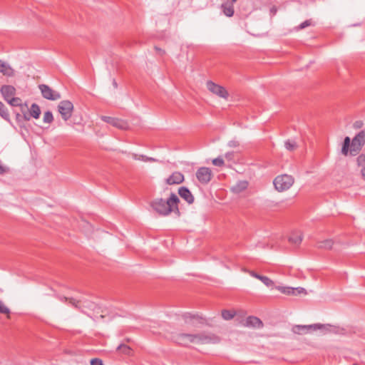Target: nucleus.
Here are the masks:
<instances>
[{
	"mask_svg": "<svg viewBox=\"0 0 365 365\" xmlns=\"http://www.w3.org/2000/svg\"><path fill=\"white\" fill-rule=\"evenodd\" d=\"M53 120V114L51 111H46L43 115V122L51 123Z\"/></svg>",
	"mask_w": 365,
	"mask_h": 365,
	"instance_id": "7c9ffc66",
	"label": "nucleus"
},
{
	"mask_svg": "<svg viewBox=\"0 0 365 365\" xmlns=\"http://www.w3.org/2000/svg\"><path fill=\"white\" fill-rule=\"evenodd\" d=\"M303 239L302 233L299 231L293 232L289 237V241L296 245H299Z\"/></svg>",
	"mask_w": 365,
	"mask_h": 365,
	"instance_id": "aec40b11",
	"label": "nucleus"
},
{
	"mask_svg": "<svg viewBox=\"0 0 365 365\" xmlns=\"http://www.w3.org/2000/svg\"><path fill=\"white\" fill-rule=\"evenodd\" d=\"M24 118L27 120H29L30 119V116H28L27 115H24Z\"/></svg>",
	"mask_w": 365,
	"mask_h": 365,
	"instance_id": "49530a36",
	"label": "nucleus"
},
{
	"mask_svg": "<svg viewBox=\"0 0 365 365\" xmlns=\"http://www.w3.org/2000/svg\"><path fill=\"white\" fill-rule=\"evenodd\" d=\"M0 115L5 120L9 119V114L5 106L0 101Z\"/></svg>",
	"mask_w": 365,
	"mask_h": 365,
	"instance_id": "c85d7f7f",
	"label": "nucleus"
},
{
	"mask_svg": "<svg viewBox=\"0 0 365 365\" xmlns=\"http://www.w3.org/2000/svg\"><path fill=\"white\" fill-rule=\"evenodd\" d=\"M248 184L249 183L247 180H241L237 182L236 185L231 188V190L235 193H240L247 189Z\"/></svg>",
	"mask_w": 365,
	"mask_h": 365,
	"instance_id": "412c9836",
	"label": "nucleus"
},
{
	"mask_svg": "<svg viewBox=\"0 0 365 365\" xmlns=\"http://www.w3.org/2000/svg\"><path fill=\"white\" fill-rule=\"evenodd\" d=\"M9 105L11 106H21V108H23L24 106H27L26 104L23 105L21 104V99L20 98H9L8 101H6Z\"/></svg>",
	"mask_w": 365,
	"mask_h": 365,
	"instance_id": "a878e982",
	"label": "nucleus"
},
{
	"mask_svg": "<svg viewBox=\"0 0 365 365\" xmlns=\"http://www.w3.org/2000/svg\"><path fill=\"white\" fill-rule=\"evenodd\" d=\"M235 316V312L232 310L223 309L222 311V317L225 320H230Z\"/></svg>",
	"mask_w": 365,
	"mask_h": 365,
	"instance_id": "cd10ccee",
	"label": "nucleus"
},
{
	"mask_svg": "<svg viewBox=\"0 0 365 365\" xmlns=\"http://www.w3.org/2000/svg\"><path fill=\"white\" fill-rule=\"evenodd\" d=\"M312 331H315L319 330L322 334L327 333H337L339 328L331 324H312Z\"/></svg>",
	"mask_w": 365,
	"mask_h": 365,
	"instance_id": "9b49d317",
	"label": "nucleus"
},
{
	"mask_svg": "<svg viewBox=\"0 0 365 365\" xmlns=\"http://www.w3.org/2000/svg\"><path fill=\"white\" fill-rule=\"evenodd\" d=\"M155 50L160 55L163 56L165 53V51L159 47L155 46Z\"/></svg>",
	"mask_w": 365,
	"mask_h": 365,
	"instance_id": "79ce46f5",
	"label": "nucleus"
},
{
	"mask_svg": "<svg viewBox=\"0 0 365 365\" xmlns=\"http://www.w3.org/2000/svg\"><path fill=\"white\" fill-rule=\"evenodd\" d=\"M212 177V170L206 167H201L196 172V178L202 184H207L211 180Z\"/></svg>",
	"mask_w": 365,
	"mask_h": 365,
	"instance_id": "6e6552de",
	"label": "nucleus"
},
{
	"mask_svg": "<svg viewBox=\"0 0 365 365\" xmlns=\"http://www.w3.org/2000/svg\"><path fill=\"white\" fill-rule=\"evenodd\" d=\"M179 195L184 199L188 204L194 202V197L191 192L186 187H180L178 189Z\"/></svg>",
	"mask_w": 365,
	"mask_h": 365,
	"instance_id": "f3484780",
	"label": "nucleus"
},
{
	"mask_svg": "<svg viewBox=\"0 0 365 365\" xmlns=\"http://www.w3.org/2000/svg\"><path fill=\"white\" fill-rule=\"evenodd\" d=\"M38 88L41 92L43 97L46 99L51 101H56L61 98V95L58 92L53 91L48 86L41 84Z\"/></svg>",
	"mask_w": 365,
	"mask_h": 365,
	"instance_id": "0eeeda50",
	"label": "nucleus"
},
{
	"mask_svg": "<svg viewBox=\"0 0 365 365\" xmlns=\"http://www.w3.org/2000/svg\"><path fill=\"white\" fill-rule=\"evenodd\" d=\"M113 86H114L115 87H117V83H116L115 81H113Z\"/></svg>",
	"mask_w": 365,
	"mask_h": 365,
	"instance_id": "de8ad7c7",
	"label": "nucleus"
},
{
	"mask_svg": "<svg viewBox=\"0 0 365 365\" xmlns=\"http://www.w3.org/2000/svg\"><path fill=\"white\" fill-rule=\"evenodd\" d=\"M361 175L364 180H365V166L363 167L361 170Z\"/></svg>",
	"mask_w": 365,
	"mask_h": 365,
	"instance_id": "a18cd8bd",
	"label": "nucleus"
},
{
	"mask_svg": "<svg viewBox=\"0 0 365 365\" xmlns=\"http://www.w3.org/2000/svg\"><path fill=\"white\" fill-rule=\"evenodd\" d=\"M294 182V178L292 175L287 174L278 175L273 181L275 189L279 192L289 190Z\"/></svg>",
	"mask_w": 365,
	"mask_h": 365,
	"instance_id": "20e7f679",
	"label": "nucleus"
},
{
	"mask_svg": "<svg viewBox=\"0 0 365 365\" xmlns=\"http://www.w3.org/2000/svg\"><path fill=\"white\" fill-rule=\"evenodd\" d=\"M117 349L125 354H129L130 351V347L125 344L119 345Z\"/></svg>",
	"mask_w": 365,
	"mask_h": 365,
	"instance_id": "473e14b6",
	"label": "nucleus"
},
{
	"mask_svg": "<svg viewBox=\"0 0 365 365\" xmlns=\"http://www.w3.org/2000/svg\"><path fill=\"white\" fill-rule=\"evenodd\" d=\"M334 241L332 239H326L317 242V248L329 250L334 247Z\"/></svg>",
	"mask_w": 365,
	"mask_h": 365,
	"instance_id": "6ab92c4d",
	"label": "nucleus"
},
{
	"mask_svg": "<svg viewBox=\"0 0 365 365\" xmlns=\"http://www.w3.org/2000/svg\"><path fill=\"white\" fill-rule=\"evenodd\" d=\"M232 2H236V1H237V0H232Z\"/></svg>",
	"mask_w": 365,
	"mask_h": 365,
	"instance_id": "09e8293b",
	"label": "nucleus"
},
{
	"mask_svg": "<svg viewBox=\"0 0 365 365\" xmlns=\"http://www.w3.org/2000/svg\"><path fill=\"white\" fill-rule=\"evenodd\" d=\"M0 73L4 76L11 77L14 76V70L8 63L0 60Z\"/></svg>",
	"mask_w": 365,
	"mask_h": 365,
	"instance_id": "a211bd4d",
	"label": "nucleus"
},
{
	"mask_svg": "<svg viewBox=\"0 0 365 365\" xmlns=\"http://www.w3.org/2000/svg\"><path fill=\"white\" fill-rule=\"evenodd\" d=\"M183 319L185 324L193 327H197L200 324H205V319L202 317L197 314H191L190 313L184 314Z\"/></svg>",
	"mask_w": 365,
	"mask_h": 365,
	"instance_id": "9d476101",
	"label": "nucleus"
},
{
	"mask_svg": "<svg viewBox=\"0 0 365 365\" xmlns=\"http://www.w3.org/2000/svg\"><path fill=\"white\" fill-rule=\"evenodd\" d=\"M285 148L289 151H293L297 148V143L294 140H288L284 143Z\"/></svg>",
	"mask_w": 365,
	"mask_h": 365,
	"instance_id": "c756f323",
	"label": "nucleus"
},
{
	"mask_svg": "<svg viewBox=\"0 0 365 365\" xmlns=\"http://www.w3.org/2000/svg\"><path fill=\"white\" fill-rule=\"evenodd\" d=\"M0 313L7 314L9 317L10 309L4 304V303L0 300Z\"/></svg>",
	"mask_w": 365,
	"mask_h": 365,
	"instance_id": "2f4dec72",
	"label": "nucleus"
},
{
	"mask_svg": "<svg viewBox=\"0 0 365 365\" xmlns=\"http://www.w3.org/2000/svg\"><path fill=\"white\" fill-rule=\"evenodd\" d=\"M228 145L231 148H236L240 145V143L236 140H232L228 143Z\"/></svg>",
	"mask_w": 365,
	"mask_h": 365,
	"instance_id": "58836bf2",
	"label": "nucleus"
},
{
	"mask_svg": "<svg viewBox=\"0 0 365 365\" xmlns=\"http://www.w3.org/2000/svg\"><path fill=\"white\" fill-rule=\"evenodd\" d=\"M7 171V169L0 164V175L4 174Z\"/></svg>",
	"mask_w": 365,
	"mask_h": 365,
	"instance_id": "c03bdc74",
	"label": "nucleus"
},
{
	"mask_svg": "<svg viewBox=\"0 0 365 365\" xmlns=\"http://www.w3.org/2000/svg\"><path fill=\"white\" fill-rule=\"evenodd\" d=\"M101 118L104 122L108 123L120 130H128L129 128L128 123L124 120L105 115H102Z\"/></svg>",
	"mask_w": 365,
	"mask_h": 365,
	"instance_id": "1a4fd4ad",
	"label": "nucleus"
},
{
	"mask_svg": "<svg viewBox=\"0 0 365 365\" xmlns=\"http://www.w3.org/2000/svg\"><path fill=\"white\" fill-rule=\"evenodd\" d=\"M73 108V104L68 100L62 101L58 105V110L65 121L71 117Z\"/></svg>",
	"mask_w": 365,
	"mask_h": 365,
	"instance_id": "423d86ee",
	"label": "nucleus"
},
{
	"mask_svg": "<svg viewBox=\"0 0 365 365\" xmlns=\"http://www.w3.org/2000/svg\"><path fill=\"white\" fill-rule=\"evenodd\" d=\"M91 365H103L101 359L95 358L91 360Z\"/></svg>",
	"mask_w": 365,
	"mask_h": 365,
	"instance_id": "e433bc0d",
	"label": "nucleus"
},
{
	"mask_svg": "<svg viewBox=\"0 0 365 365\" xmlns=\"http://www.w3.org/2000/svg\"><path fill=\"white\" fill-rule=\"evenodd\" d=\"M310 25H311V21L310 20H307V21H304L303 23H302L299 26L298 29H304V28H306V27H307V26H309Z\"/></svg>",
	"mask_w": 365,
	"mask_h": 365,
	"instance_id": "4c0bfd02",
	"label": "nucleus"
},
{
	"mask_svg": "<svg viewBox=\"0 0 365 365\" xmlns=\"http://www.w3.org/2000/svg\"><path fill=\"white\" fill-rule=\"evenodd\" d=\"M184 175L178 171L173 173L166 180L165 182L168 185H179L184 181Z\"/></svg>",
	"mask_w": 365,
	"mask_h": 365,
	"instance_id": "f8f14e48",
	"label": "nucleus"
},
{
	"mask_svg": "<svg viewBox=\"0 0 365 365\" xmlns=\"http://www.w3.org/2000/svg\"><path fill=\"white\" fill-rule=\"evenodd\" d=\"M29 112L30 116L37 119L39 118L41 114L40 107L37 104L33 103L30 108Z\"/></svg>",
	"mask_w": 365,
	"mask_h": 365,
	"instance_id": "b1692460",
	"label": "nucleus"
},
{
	"mask_svg": "<svg viewBox=\"0 0 365 365\" xmlns=\"http://www.w3.org/2000/svg\"><path fill=\"white\" fill-rule=\"evenodd\" d=\"M174 340L179 344L187 346L190 344H215L220 341L218 336L208 333H200L196 334L180 333L175 334Z\"/></svg>",
	"mask_w": 365,
	"mask_h": 365,
	"instance_id": "f257e3e1",
	"label": "nucleus"
},
{
	"mask_svg": "<svg viewBox=\"0 0 365 365\" xmlns=\"http://www.w3.org/2000/svg\"><path fill=\"white\" fill-rule=\"evenodd\" d=\"M294 290L295 291V293H296L295 295H299V294H304L305 295L307 294L306 289H304L303 287L294 288Z\"/></svg>",
	"mask_w": 365,
	"mask_h": 365,
	"instance_id": "c9c22d12",
	"label": "nucleus"
},
{
	"mask_svg": "<svg viewBox=\"0 0 365 365\" xmlns=\"http://www.w3.org/2000/svg\"><path fill=\"white\" fill-rule=\"evenodd\" d=\"M353 365H359V364H354Z\"/></svg>",
	"mask_w": 365,
	"mask_h": 365,
	"instance_id": "8fccbe9b",
	"label": "nucleus"
},
{
	"mask_svg": "<svg viewBox=\"0 0 365 365\" xmlns=\"http://www.w3.org/2000/svg\"><path fill=\"white\" fill-rule=\"evenodd\" d=\"M132 158L135 160H141L143 162H156L157 160L155 158L148 157L144 155H139L137 153H132L131 154Z\"/></svg>",
	"mask_w": 365,
	"mask_h": 365,
	"instance_id": "4be33fe9",
	"label": "nucleus"
},
{
	"mask_svg": "<svg viewBox=\"0 0 365 365\" xmlns=\"http://www.w3.org/2000/svg\"><path fill=\"white\" fill-rule=\"evenodd\" d=\"M277 289L279 290L281 293L287 295L296 294L293 287L278 286L277 287Z\"/></svg>",
	"mask_w": 365,
	"mask_h": 365,
	"instance_id": "393cba45",
	"label": "nucleus"
},
{
	"mask_svg": "<svg viewBox=\"0 0 365 365\" xmlns=\"http://www.w3.org/2000/svg\"><path fill=\"white\" fill-rule=\"evenodd\" d=\"M83 307L91 309L95 307V304L90 302H84Z\"/></svg>",
	"mask_w": 365,
	"mask_h": 365,
	"instance_id": "a19ab883",
	"label": "nucleus"
},
{
	"mask_svg": "<svg viewBox=\"0 0 365 365\" xmlns=\"http://www.w3.org/2000/svg\"><path fill=\"white\" fill-rule=\"evenodd\" d=\"M1 93L6 101L9 98H14L16 94V88L12 86H3L1 88Z\"/></svg>",
	"mask_w": 365,
	"mask_h": 365,
	"instance_id": "dca6fc26",
	"label": "nucleus"
},
{
	"mask_svg": "<svg viewBox=\"0 0 365 365\" xmlns=\"http://www.w3.org/2000/svg\"><path fill=\"white\" fill-rule=\"evenodd\" d=\"M179 202L178 197L175 193H171L167 200L156 198L150 202V205L160 215L167 216L173 212L179 215Z\"/></svg>",
	"mask_w": 365,
	"mask_h": 365,
	"instance_id": "f03ea898",
	"label": "nucleus"
},
{
	"mask_svg": "<svg viewBox=\"0 0 365 365\" xmlns=\"http://www.w3.org/2000/svg\"><path fill=\"white\" fill-rule=\"evenodd\" d=\"M365 144V130L360 131L352 139L349 137H346L344 140L343 145L341 148V153L347 156L349 154L351 155H356L361 150Z\"/></svg>",
	"mask_w": 365,
	"mask_h": 365,
	"instance_id": "7ed1b4c3",
	"label": "nucleus"
},
{
	"mask_svg": "<svg viewBox=\"0 0 365 365\" xmlns=\"http://www.w3.org/2000/svg\"><path fill=\"white\" fill-rule=\"evenodd\" d=\"M243 325L247 327L259 329L263 327V323L259 318L251 316L246 319Z\"/></svg>",
	"mask_w": 365,
	"mask_h": 365,
	"instance_id": "4468645a",
	"label": "nucleus"
},
{
	"mask_svg": "<svg viewBox=\"0 0 365 365\" xmlns=\"http://www.w3.org/2000/svg\"><path fill=\"white\" fill-rule=\"evenodd\" d=\"M61 299L65 302H68L74 307L81 309V311L83 312V310L82 309V307L80 306L81 301L76 300L74 298H68L66 297H63Z\"/></svg>",
	"mask_w": 365,
	"mask_h": 365,
	"instance_id": "bb28decb",
	"label": "nucleus"
},
{
	"mask_svg": "<svg viewBox=\"0 0 365 365\" xmlns=\"http://www.w3.org/2000/svg\"><path fill=\"white\" fill-rule=\"evenodd\" d=\"M245 272H247L252 277L260 280L267 287H270L274 286V282L266 276L260 275L252 270L244 269Z\"/></svg>",
	"mask_w": 365,
	"mask_h": 365,
	"instance_id": "ddd939ff",
	"label": "nucleus"
},
{
	"mask_svg": "<svg viewBox=\"0 0 365 365\" xmlns=\"http://www.w3.org/2000/svg\"><path fill=\"white\" fill-rule=\"evenodd\" d=\"M312 324L310 325H294L292 328V331L298 335H303L310 333L312 331Z\"/></svg>",
	"mask_w": 365,
	"mask_h": 365,
	"instance_id": "2eb2a0df",
	"label": "nucleus"
},
{
	"mask_svg": "<svg viewBox=\"0 0 365 365\" xmlns=\"http://www.w3.org/2000/svg\"><path fill=\"white\" fill-rule=\"evenodd\" d=\"M222 9L223 14L225 16H227L228 17H231V16H233V14H234V7H233L232 4H223L222 5Z\"/></svg>",
	"mask_w": 365,
	"mask_h": 365,
	"instance_id": "5701e85b",
	"label": "nucleus"
},
{
	"mask_svg": "<svg viewBox=\"0 0 365 365\" xmlns=\"http://www.w3.org/2000/svg\"><path fill=\"white\" fill-rule=\"evenodd\" d=\"M212 164L215 166H222L224 165V160L221 157H218L212 160Z\"/></svg>",
	"mask_w": 365,
	"mask_h": 365,
	"instance_id": "f704fd0d",
	"label": "nucleus"
},
{
	"mask_svg": "<svg viewBox=\"0 0 365 365\" xmlns=\"http://www.w3.org/2000/svg\"><path fill=\"white\" fill-rule=\"evenodd\" d=\"M206 87L210 93L219 98L227 100L229 97V93L225 87L217 84L212 81H207L206 82Z\"/></svg>",
	"mask_w": 365,
	"mask_h": 365,
	"instance_id": "39448f33",
	"label": "nucleus"
},
{
	"mask_svg": "<svg viewBox=\"0 0 365 365\" xmlns=\"http://www.w3.org/2000/svg\"><path fill=\"white\" fill-rule=\"evenodd\" d=\"M363 126V123L361 120H357L353 124V127L355 129L361 128Z\"/></svg>",
	"mask_w": 365,
	"mask_h": 365,
	"instance_id": "ea45409f",
	"label": "nucleus"
},
{
	"mask_svg": "<svg viewBox=\"0 0 365 365\" xmlns=\"http://www.w3.org/2000/svg\"><path fill=\"white\" fill-rule=\"evenodd\" d=\"M356 163L359 166H365V154L359 155L356 158Z\"/></svg>",
	"mask_w": 365,
	"mask_h": 365,
	"instance_id": "72a5a7b5",
	"label": "nucleus"
},
{
	"mask_svg": "<svg viewBox=\"0 0 365 365\" xmlns=\"http://www.w3.org/2000/svg\"><path fill=\"white\" fill-rule=\"evenodd\" d=\"M232 157L233 153H227L225 154V158L229 160H231L232 159Z\"/></svg>",
	"mask_w": 365,
	"mask_h": 365,
	"instance_id": "37998d69",
	"label": "nucleus"
}]
</instances>
